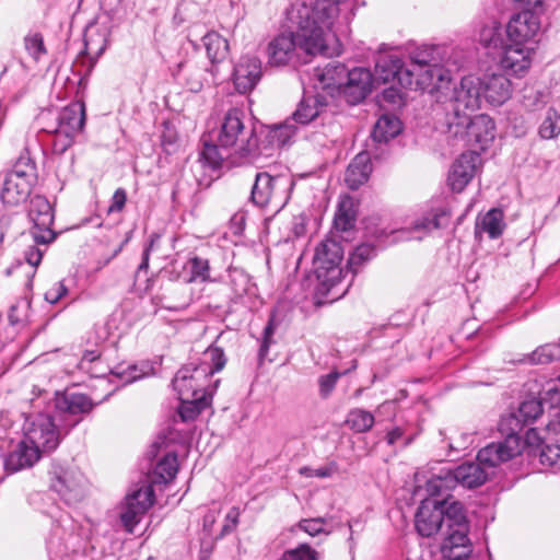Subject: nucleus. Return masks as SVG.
<instances>
[{"label": "nucleus", "instance_id": "6e6d98bb", "mask_svg": "<svg viewBox=\"0 0 560 560\" xmlns=\"http://www.w3.org/2000/svg\"><path fill=\"white\" fill-rule=\"evenodd\" d=\"M279 560H318V552L306 544L285 551Z\"/></svg>", "mask_w": 560, "mask_h": 560}, {"label": "nucleus", "instance_id": "6ab92c4d", "mask_svg": "<svg viewBox=\"0 0 560 560\" xmlns=\"http://www.w3.org/2000/svg\"><path fill=\"white\" fill-rule=\"evenodd\" d=\"M480 155L476 152H465L452 164L447 183L455 192H462L476 174Z\"/></svg>", "mask_w": 560, "mask_h": 560}, {"label": "nucleus", "instance_id": "5fc2aeb1", "mask_svg": "<svg viewBox=\"0 0 560 560\" xmlns=\"http://www.w3.org/2000/svg\"><path fill=\"white\" fill-rule=\"evenodd\" d=\"M539 460L544 466L560 469V445L545 444L540 451Z\"/></svg>", "mask_w": 560, "mask_h": 560}, {"label": "nucleus", "instance_id": "412c9836", "mask_svg": "<svg viewBox=\"0 0 560 560\" xmlns=\"http://www.w3.org/2000/svg\"><path fill=\"white\" fill-rule=\"evenodd\" d=\"M480 81L482 96L489 104L499 106L511 97L512 84L504 74H486Z\"/></svg>", "mask_w": 560, "mask_h": 560}, {"label": "nucleus", "instance_id": "7ed1b4c3", "mask_svg": "<svg viewBox=\"0 0 560 560\" xmlns=\"http://www.w3.org/2000/svg\"><path fill=\"white\" fill-rule=\"evenodd\" d=\"M226 363V358L221 348L210 346L202 354L199 364L189 363L179 369L173 378L174 390L178 399L192 397H211V392L206 389L208 377L221 371Z\"/></svg>", "mask_w": 560, "mask_h": 560}, {"label": "nucleus", "instance_id": "a878e982", "mask_svg": "<svg viewBox=\"0 0 560 560\" xmlns=\"http://www.w3.org/2000/svg\"><path fill=\"white\" fill-rule=\"evenodd\" d=\"M348 68L339 61H329L325 67L315 69V77L318 80L319 88L334 93L341 92L342 83L347 75Z\"/></svg>", "mask_w": 560, "mask_h": 560}, {"label": "nucleus", "instance_id": "c85d7f7f", "mask_svg": "<svg viewBox=\"0 0 560 560\" xmlns=\"http://www.w3.org/2000/svg\"><path fill=\"white\" fill-rule=\"evenodd\" d=\"M229 284L234 292V298L231 299V303L224 312L226 314L241 312L237 305L245 303L244 294L247 292L249 287V277L242 269L230 268Z\"/></svg>", "mask_w": 560, "mask_h": 560}, {"label": "nucleus", "instance_id": "a19ab883", "mask_svg": "<svg viewBox=\"0 0 560 560\" xmlns=\"http://www.w3.org/2000/svg\"><path fill=\"white\" fill-rule=\"evenodd\" d=\"M16 179H22L31 185L37 179V172L35 162L31 159L28 153H23L19 156L13 165V168L8 173Z\"/></svg>", "mask_w": 560, "mask_h": 560}, {"label": "nucleus", "instance_id": "f3484780", "mask_svg": "<svg viewBox=\"0 0 560 560\" xmlns=\"http://www.w3.org/2000/svg\"><path fill=\"white\" fill-rule=\"evenodd\" d=\"M372 84L373 75L369 69L362 67L348 69L340 94L349 104L355 105L370 94Z\"/></svg>", "mask_w": 560, "mask_h": 560}, {"label": "nucleus", "instance_id": "9d476101", "mask_svg": "<svg viewBox=\"0 0 560 560\" xmlns=\"http://www.w3.org/2000/svg\"><path fill=\"white\" fill-rule=\"evenodd\" d=\"M292 183L284 176H272L258 172L250 191V201L260 208L282 207L289 199L288 191Z\"/></svg>", "mask_w": 560, "mask_h": 560}, {"label": "nucleus", "instance_id": "c03bdc74", "mask_svg": "<svg viewBox=\"0 0 560 560\" xmlns=\"http://www.w3.org/2000/svg\"><path fill=\"white\" fill-rule=\"evenodd\" d=\"M179 416L183 421L194 420L203 409L211 404V397L199 395V397H192L190 399H179Z\"/></svg>", "mask_w": 560, "mask_h": 560}, {"label": "nucleus", "instance_id": "aec40b11", "mask_svg": "<svg viewBox=\"0 0 560 560\" xmlns=\"http://www.w3.org/2000/svg\"><path fill=\"white\" fill-rule=\"evenodd\" d=\"M540 30L539 18L532 11L525 10L514 14L508 23L509 38L516 44L532 40Z\"/></svg>", "mask_w": 560, "mask_h": 560}, {"label": "nucleus", "instance_id": "4be33fe9", "mask_svg": "<svg viewBox=\"0 0 560 560\" xmlns=\"http://www.w3.org/2000/svg\"><path fill=\"white\" fill-rule=\"evenodd\" d=\"M40 452L28 440H23L7 455L4 467L10 472L30 468L40 458Z\"/></svg>", "mask_w": 560, "mask_h": 560}, {"label": "nucleus", "instance_id": "864d4df0", "mask_svg": "<svg viewBox=\"0 0 560 560\" xmlns=\"http://www.w3.org/2000/svg\"><path fill=\"white\" fill-rule=\"evenodd\" d=\"M278 325L277 317H270L267 325L264 327L261 343L258 352V360L259 363L264 361V359L267 357L269 348L272 343H275V340L272 338L276 327Z\"/></svg>", "mask_w": 560, "mask_h": 560}, {"label": "nucleus", "instance_id": "4c0bfd02", "mask_svg": "<svg viewBox=\"0 0 560 560\" xmlns=\"http://www.w3.org/2000/svg\"><path fill=\"white\" fill-rule=\"evenodd\" d=\"M230 155H234L231 150H224L220 143L213 144L202 138V150L199 153V161L205 165L212 170H218Z\"/></svg>", "mask_w": 560, "mask_h": 560}, {"label": "nucleus", "instance_id": "0e129e2a", "mask_svg": "<svg viewBox=\"0 0 560 560\" xmlns=\"http://www.w3.org/2000/svg\"><path fill=\"white\" fill-rule=\"evenodd\" d=\"M544 94L539 91H530L528 95L524 96V106L528 109H539L544 107Z\"/></svg>", "mask_w": 560, "mask_h": 560}, {"label": "nucleus", "instance_id": "603ef678", "mask_svg": "<svg viewBox=\"0 0 560 560\" xmlns=\"http://www.w3.org/2000/svg\"><path fill=\"white\" fill-rule=\"evenodd\" d=\"M24 46L30 56L36 61L47 52L44 45V38L40 33L26 35L24 38Z\"/></svg>", "mask_w": 560, "mask_h": 560}, {"label": "nucleus", "instance_id": "e2e57ef3", "mask_svg": "<svg viewBox=\"0 0 560 560\" xmlns=\"http://www.w3.org/2000/svg\"><path fill=\"white\" fill-rule=\"evenodd\" d=\"M240 514L241 512L238 508L233 506L230 509L225 516V523L222 527V535L230 534L236 528L238 524Z\"/></svg>", "mask_w": 560, "mask_h": 560}, {"label": "nucleus", "instance_id": "ea45409f", "mask_svg": "<svg viewBox=\"0 0 560 560\" xmlns=\"http://www.w3.org/2000/svg\"><path fill=\"white\" fill-rule=\"evenodd\" d=\"M178 471L177 456L173 453L166 454L155 466L152 481L154 483H168Z\"/></svg>", "mask_w": 560, "mask_h": 560}, {"label": "nucleus", "instance_id": "bb28decb", "mask_svg": "<svg viewBox=\"0 0 560 560\" xmlns=\"http://www.w3.org/2000/svg\"><path fill=\"white\" fill-rule=\"evenodd\" d=\"M372 173V164L369 152L358 153L346 170L345 183L351 190H355L365 184Z\"/></svg>", "mask_w": 560, "mask_h": 560}, {"label": "nucleus", "instance_id": "58836bf2", "mask_svg": "<svg viewBox=\"0 0 560 560\" xmlns=\"http://www.w3.org/2000/svg\"><path fill=\"white\" fill-rule=\"evenodd\" d=\"M355 209L354 201L350 196H343L335 214L334 224L338 231L347 232L354 226Z\"/></svg>", "mask_w": 560, "mask_h": 560}, {"label": "nucleus", "instance_id": "0eeeda50", "mask_svg": "<svg viewBox=\"0 0 560 560\" xmlns=\"http://www.w3.org/2000/svg\"><path fill=\"white\" fill-rule=\"evenodd\" d=\"M448 131L465 144H478L481 150H485L489 143L494 140L495 125L493 119L485 114L471 117L460 116L458 120H447Z\"/></svg>", "mask_w": 560, "mask_h": 560}, {"label": "nucleus", "instance_id": "cd10ccee", "mask_svg": "<svg viewBox=\"0 0 560 560\" xmlns=\"http://www.w3.org/2000/svg\"><path fill=\"white\" fill-rule=\"evenodd\" d=\"M445 79V70L438 62L421 67V70H416L413 77V84L410 90H421L432 93L440 89L441 82Z\"/></svg>", "mask_w": 560, "mask_h": 560}, {"label": "nucleus", "instance_id": "f8f14e48", "mask_svg": "<svg viewBox=\"0 0 560 560\" xmlns=\"http://www.w3.org/2000/svg\"><path fill=\"white\" fill-rule=\"evenodd\" d=\"M28 217L34 223L30 234L35 244L46 245L55 240V233L51 230L54 212L46 197L36 195L31 199Z\"/></svg>", "mask_w": 560, "mask_h": 560}, {"label": "nucleus", "instance_id": "39448f33", "mask_svg": "<svg viewBox=\"0 0 560 560\" xmlns=\"http://www.w3.org/2000/svg\"><path fill=\"white\" fill-rule=\"evenodd\" d=\"M245 114L240 108L230 109L222 121L218 142L240 158L257 156L261 150L254 128L245 125Z\"/></svg>", "mask_w": 560, "mask_h": 560}, {"label": "nucleus", "instance_id": "680f3d73", "mask_svg": "<svg viewBox=\"0 0 560 560\" xmlns=\"http://www.w3.org/2000/svg\"><path fill=\"white\" fill-rule=\"evenodd\" d=\"M401 89L397 83H393L382 92L383 101L389 104H398L402 100Z\"/></svg>", "mask_w": 560, "mask_h": 560}, {"label": "nucleus", "instance_id": "423d86ee", "mask_svg": "<svg viewBox=\"0 0 560 560\" xmlns=\"http://www.w3.org/2000/svg\"><path fill=\"white\" fill-rule=\"evenodd\" d=\"M97 382L96 387L107 388V394L97 402H94L90 396L83 393L65 392L56 394L54 412L65 431L70 432L82 421L85 415H89L96 405L107 399L118 388V385H114L109 377H100Z\"/></svg>", "mask_w": 560, "mask_h": 560}, {"label": "nucleus", "instance_id": "7c9ffc66", "mask_svg": "<svg viewBox=\"0 0 560 560\" xmlns=\"http://www.w3.org/2000/svg\"><path fill=\"white\" fill-rule=\"evenodd\" d=\"M33 185L25 180L16 179L12 175L7 174L1 191V199L10 206L19 205L26 200L30 196Z\"/></svg>", "mask_w": 560, "mask_h": 560}, {"label": "nucleus", "instance_id": "338daca9", "mask_svg": "<svg viewBox=\"0 0 560 560\" xmlns=\"http://www.w3.org/2000/svg\"><path fill=\"white\" fill-rule=\"evenodd\" d=\"M541 399H548L551 405H558L560 402V389L556 383H548L540 393Z\"/></svg>", "mask_w": 560, "mask_h": 560}, {"label": "nucleus", "instance_id": "9b49d317", "mask_svg": "<svg viewBox=\"0 0 560 560\" xmlns=\"http://www.w3.org/2000/svg\"><path fill=\"white\" fill-rule=\"evenodd\" d=\"M481 81L474 75L464 77L459 86L454 89L451 100L452 112L447 120H458L460 116H468L480 107L481 104Z\"/></svg>", "mask_w": 560, "mask_h": 560}, {"label": "nucleus", "instance_id": "de8ad7c7", "mask_svg": "<svg viewBox=\"0 0 560 560\" xmlns=\"http://www.w3.org/2000/svg\"><path fill=\"white\" fill-rule=\"evenodd\" d=\"M375 256V248L371 244H361L350 254L347 267L354 275L358 268Z\"/></svg>", "mask_w": 560, "mask_h": 560}, {"label": "nucleus", "instance_id": "37998d69", "mask_svg": "<svg viewBox=\"0 0 560 560\" xmlns=\"http://www.w3.org/2000/svg\"><path fill=\"white\" fill-rule=\"evenodd\" d=\"M154 368L150 362H141L140 364L129 365L122 371H112L114 378H118L122 385L135 382L141 377L153 374Z\"/></svg>", "mask_w": 560, "mask_h": 560}, {"label": "nucleus", "instance_id": "49530a36", "mask_svg": "<svg viewBox=\"0 0 560 560\" xmlns=\"http://www.w3.org/2000/svg\"><path fill=\"white\" fill-rule=\"evenodd\" d=\"M295 133V127L285 121L283 125L275 126L267 132L268 145L283 147Z\"/></svg>", "mask_w": 560, "mask_h": 560}, {"label": "nucleus", "instance_id": "4468645a", "mask_svg": "<svg viewBox=\"0 0 560 560\" xmlns=\"http://www.w3.org/2000/svg\"><path fill=\"white\" fill-rule=\"evenodd\" d=\"M154 502V490L150 485H143L126 497L120 512V521L128 533H132L140 517Z\"/></svg>", "mask_w": 560, "mask_h": 560}, {"label": "nucleus", "instance_id": "3c124183", "mask_svg": "<svg viewBox=\"0 0 560 560\" xmlns=\"http://www.w3.org/2000/svg\"><path fill=\"white\" fill-rule=\"evenodd\" d=\"M560 133V116L553 108H549L539 127V135L544 139H552Z\"/></svg>", "mask_w": 560, "mask_h": 560}, {"label": "nucleus", "instance_id": "a18cd8bd", "mask_svg": "<svg viewBox=\"0 0 560 560\" xmlns=\"http://www.w3.org/2000/svg\"><path fill=\"white\" fill-rule=\"evenodd\" d=\"M480 228L487 232L490 238H498L502 235L505 224L503 222V212L493 208L489 210L480 221Z\"/></svg>", "mask_w": 560, "mask_h": 560}, {"label": "nucleus", "instance_id": "393cba45", "mask_svg": "<svg viewBox=\"0 0 560 560\" xmlns=\"http://www.w3.org/2000/svg\"><path fill=\"white\" fill-rule=\"evenodd\" d=\"M456 483L467 488L474 489L482 486L489 478L487 467L477 462H466L453 469Z\"/></svg>", "mask_w": 560, "mask_h": 560}, {"label": "nucleus", "instance_id": "473e14b6", "mask_svg": "<svg viewBox=\"0 0 560 560\" xmlns=\"http://www.w3.org/2000/svg\"><path fill=\"white\" fill-rule=\"evenodd\" d=\"M452 211L447 206H441L432 209V211L418 219L413 224L416 232H431L432 230L445 228L448 225Z\"/></svg>", "mask_w": 560, "mask_h": 560}, {"label": "nucleus", "instance_id": "8fccbe9b", "mask_svg": "<svg viewBox=\"0 0 560 560\" xmlns=\"http://www.w3.org/2000/svg\"><path fill=\"white\" fill-rule=\"evenodd\" d=\"M542 415L541 400L528 399L523 401L517 411V418L524 424L534 422Z\"/></svg>", "mask_w": 560, "mask_h": 560}, {"label": "nucleus", "instance_id": "6e6552de", "mask_svg": "<svg viewBox=\"0 0 560 560\" xmlns=\"http://www.w3.org/2000/svg\"><path fill=\"white\" fill-rule=\"evenodd\" d=\"M26 440L42 452H51L69 431L61 428L56 415L37 413L26 418L24 423Z\"/></svg>", "mask_w": 560, "mask_h": 560}, {"label": "nucleus", "instance_id": "4d7b16f0", "mask_svg": "<svg viewBox=\"0 0 560 560\" xmlns=\"http://www.w3.org/2000/svg\"><path fill=\"white\" fill-rule=\"evenodd\" d=\"M326 524H327V521L324 517L305 518V520H301L298 523V527L301 530L308 534L310 536L314 537L319 534L327 535L329 533L325 529Z\"/></svg>", "mask_w": 560, "mask_h": 560}, {"label": "nucleus", "instance_id": "5701e85b", "mask_svg": "<svg viewBox=\"0 0 560 560\" xmlns=\"http://www.w3.org/2000/svg\"><path fill=\"white\" fill-rule=\"evenodd\" d=\"M218 73V67H203L195 62L179 65V74L187 89L194 93L200 92L205 84L210 83Z\"/></svg>", "mask_w": 560, "mask_h": 560}, {"label": "nucleus", "instance_id": "72a5a7b5", "mask_svg": "<svg viewBox=\"0 0 560 560\" xmlns=\"http://www.w3.org/2000/svg\"><path fill=\"white\" fill-rule=\"evenodd\" d=\"M457 486L453 469L442 468L439 474L430 477L425 482V491L431 499L443 495Z\"/></svg>", "mask_w": 560, "mask_h": 560}, {"label": "nucleus", "instance_id": "a211bd4d", "mask_svg": "<svg viewBox=\"0 0 560 560\" xmlns=\"http://www.w3.org/2000/svg\"><path fill=\"white\" fill-rule=\"evenodd\" d=\"M262 74L261 61L256 56H242L233 69V83L241 94L250 92L260 81Z\"/></svg>", "mask_w": 560, "mask_h": 560}, {"label": "nucleus", "instance_id": "774afa93", "mask_svg": "<svg viewBox=\"0 0 560 560\" xmlns=\"http://www.w3.org/2000/svg\"><path fill=\"white\" fill-rule=\"evenodd\" d=\"M24 257L28 265H31L32 267H37L42 261L43 253L35 246H30L25 250Z\"/></svg>", "mask_w": 560, "mask_h": 560}, {"label": "nucleus", "instance_id": "c9c22d12", "mask_svg": "<svg viewBox=\"0 0 560 560\" xmlns=\"http://www.w3.org/2000/svg\"><path fill=\"white\" fill-rule=\"evenodd\" d=\"M184 269L188 270V272L182 277L185 283L196 281L207 282L212 280L210 276V264L207 258L192 256L186 261Z\"/></svg>", "mask_w": 560, "mask_h": 560}, {"label": "nucleus", "instance_id": "f03ea898", "mask_svg": "<svg viewBox=\"0 0 560 560\" xmlns=\"http://www.w3.org/2000/svg\"><path fill=\"white\" fill-rule=\"evenodd\" d=\"M415 526L422 537L441 535L442 555L452 556L454 548H460L462 555L471 552L467 516L464 505L458 501L450 498L423 499L415 515ZM459 556L460 553L456 555V557Z\"/></svg>", "mask_w": 560, "mask_h": 560}, {"label": "nucleus", "instance_id": "2eb2a0df", "mask_svg": "<svg viewBox=\"0 0 560 560\" xmlns=\"http://www.w3.org/2000/svg\"><path fill=\"white\" fill-rule=\"evenodd\" d=\"M415 71L405 67L395 55H381L375 63V78L383 83H397L402 89H411Z\"/></svg>", "mask_w": 560, "mask_h": 560}, {"label": "nucleus", "instance_id": "b1692460", "mask_svg": "<svg viewBox=\"0 0 560 560\" xmlns=\"http://www.w3.org/2000/svg\"><path fill=\"white\" fill-rule=\"evenodd\" d=\"M530 52L522 44L514 43L503 50L500 65L503 70L511 74L522 75L530 67Z\"/></svg>", "mask_w": 560, "mask_h": 560}, {"label": "nucleus", "instance_id": "ddd939ff", "mask_svg": "<svg viewBox=\"0 0 560 560\" xmlns=\"http://www.w3.org/2000/svg\"><path fill=\"white\" fill-rule=\"evenodd\" d=\"M50 488L57 492L67 504H75L85 497L86 482L83 474L77 468L54 471Z\"/></svg>", "mask_w": 560, "mask_h": 560}, {"label": "nucleus", "instance_id": "69168bd1", "mask_svg": "<svg viewBox=\"0 0 560 560\" xmlns=\"http://www.w3.org/2000/svg\"><path fill=\"white\" fill-rule=\"evenodd\" d=\"M339 377V373H329L327 375H324L319 378V387H320V394L326 397L330 394V392L334 389L337 380Z\"/></svg>", "mask_w": 560, "mask_h": 560}, {"label": "nucleus", "instance_id": "1a4fd4ad", "mask_svg": "<svg viewBox=\"0 0 560 560\" xmlns=\"http://www.w3.org/2000/svg\"><path fill=\"white\" fill-rule=\"evenodd\" d=\"M85 125V105L83 102H73L63 107L52 127H44L43 130L55 135L54 148L56 151L65 152L79 135Z\"/></svg>", "mask_w": 560, "mask_h": 560}, {"label": "nucleus", "instance_id": "2f4dec72", "mask_svg": "<svg viewBox=\"0 0 560 560\" xmlns=\"http://www.w3.org/2000/svg\"><path fill=\"white\" fill-rule=\"evenodd\" d=\"M202 43L206 48L207 56L211 62V67H217L218 63L224 61L228 58L230 52L229 42L218 32H208L202 37Z\"/></svg>", "mask_w": 560, "mask_h": 560}, {"label": "nucleus", "instance_id": "13d9d810", "mask_svg": "<svg viewBox=\"0 0 560 560\" xmlns=\"http://www.w3.org/2000/svg\"><path fill=\"white\" fill-rule=\"evenodd\" d=\"M435 59L433 58V49H424L418 52H415L411 56V63L408 68L413 70H421V67H427L429 65L435 63Z\"/></svg>", "mask_w": 560, "mask_h": 560}, {"label": "nucleus", "instance_id": "20e7f679", "mask_svg": "<svg viewBox=\"0 0 560 560\" xmlns=\"http://www.w3.org/2000/svg\"><path fill=\"white\" fill-rule=\"evenodd\" d=\"M343 258V248L341 244L331 238H325L316 247L314 255V266L316 277L319 281L318 292L331 295V301L342 296L349 284L342 285V280L348 273L340 267Z\"/></svg>", "mask_w": 560, "mask_h": 560}, {"label": "nucleus", "instance_id": "c756f323", "mask_svg": "<svg viewBox=\"0 0 560 560\" xmlns=\"http://www.w3.org/2000/svg\"><path fill=\"white\" fill-rule=\"evenodd\" d=\"M326 105L322 95L303 97L292 114V119L298 124L307 125L323 113Z\"/></svg>", "mask_w": 560, "mask_h": 560}, {"label": "nucleus", "instance_id": "f257e3e1", "mask_svg": "<svg viewBox=\"0 0 560 560\" xmlns=\"http://www.w3.org/2000/svg\"><path fill=\"white\" fill-rule=\"evenodd\" d=\"M338 16V8L329 1L316 0L313 5L302 4L296 10V31L282 33L272 38L267 47L268 60L271 66H284L300 51L308 56L339 55L340 43L332 25Z\"/></svg>", "mask_w": 560, "mask_h": 560}, {"label": "nucleus", "instance_id": "f704fd0d", "mask_svg": "<svg viewBox=\"0 0 560 560\" xmlns=\"http://www.w3.org/2000/svg\"><path fill=\"white\" fill-rule=\"evenodd\" d=\"M108 31L106 27L89 26L84 33V50L88 55L100 57L106 49L108 43Z\"/></svg>", "mask_w": 560, "mask_h": 560}, {"label": "nucleus", "instance_id": "bf43d9fd", "mask_svg": "<svg viewBox=\"0 0 560 560\" xmlns=\"http://www.w3.org/2000/svg\"><path fill=\"white\" fill-rule=\"evenodd\" d=\"M67 293L68 288L65 285L63 281H58L46 291L45 300L50 304H55L67 295Z\"/></svg>", "mask_w": 560, "mask_h": 560}, {"label": "nucleus", "instance_id": "e433bc0d", "mask_svg": "<svg viewBox=\"0 0 560 560\" xmlns=\"http://www.w3.org/2000/svg\"><path fill=\"white\" fill-rule=\"evenodd\" d=\"M401 131V122L395 116H381L372 131V137L376 142H387L398 136Z\"/></svg>", "mask_w": 560, "mask_h": 560}, {"label": "nucleus", "instance_id": "dca6fc26", "mask_svg": "<svg viewBox=\"0 0 560 560\" xmlns=\"http://www.w3.org/2000/svg\"><path fill=\"white\" fill-rule=\"evenodd\" d=\"M521 438L515 434H509L504 440L492 442L481 448L477 454V459L483 464L487 469L494 468L521 454Z\"/></svg>", "mask_w": 560, "mask_h": 560}, {"label": "nucleus", "instance_id": "09e8293b", "mask_svg": "<svg viewBox=\"0 0 560 560\" xmlns=\"http://www.w3.org/2000/svg\"><path fill=\"white\" fill-rule=\"evenodd\" d=\"M556 360H560V343H546L529 355V361L535 364H548Z\"/></svg>", "mask_w": 560, "mask_h": 560}, {"label": "nucleus", "instance_id": "79ce46f5", "mask_svg": "<svg viewBox=\"0 0 560 560\" xmlns=\"http://www.w3.org/2000/svg\"><path fill=\"white\" fill-rule=\"evenodd\" d=\"M346 423L354 432L365 433L373 428L375 419L370 411L354 408L348 412Z\"/></svg>", "mask_w": 560, "mask_h": 560}, {"label": "nucleus", "instance_id": "052dcab7", "mask_svg": "<svg viewBox=\"0 0 560 560\" xmlns=\"http://www.w3.org/2000/svg\"><path fill=\"white\" fill-rule=\"evenodd\" d=\"M127 192L124 188H117L112 197L110 205L107 209L108 213L120 212L126 205Z\"/></svg>", "mask_w": 560, "mask_h": 560}]
</instances>
